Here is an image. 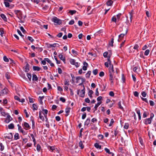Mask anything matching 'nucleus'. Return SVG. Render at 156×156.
I'll list each match as a JSON object with an SVG mask.
<instances>
[{
  "label": "nucleus",
  "mask_w": 156,
  "mask_h": 156,
  "mask_svg": "<svg viewBox=\"0 0 156 156\" xmlns=\"http://www.w3.org/2000/svg\"><path fill=\"white\" fill-rule=\"evenodd\" d=\"M14 12L19 19H20V17H22V13L20 10H15Z\"/></svg>",
  "instance_id": "5"
},
{
  "label": "nucleus",
  "mask_w": 156,
  "mask_h": 156,
  "mask_svg": "<svg viewBox=\"0 0 156 156\" xmlns=\"http://www.w3.org/2000/svg\"><path fill=\"white\" fill-rule=\"evenodd\" d=\"M8 90L7 89H4L0 92V96H3L6 94L7 93Z\"/></svg>",
  "instance_id": "11"
},
{
  "label": "nucleus",
  "mask_w": 156,
  "mask_h": 156,
  "mask_svg": "<svg viewBox=\"0 0 156 156\" xmlns=\"http://www.w3.org/2000/svg\"><path fill=\"white\" fill-rule=\"evenodd\" d=\"M52 21L54 22L56 24L55 25H60L62 23V21L61 20L59 19L56 17H53L52 19Z\"/></svg>",
  "instance_id": "3"
},
{
  "label": "nucleus",
  "mask_w": 156,
  "mask_h": 156,
  "mask_svg": "<svg viewBox=\"0 0 156 156\" xmlns=\"http://www.w3.org/2000/svg\"><path fill=\"white\" fill-rule=\"evenodd\" d=\"M41 149V147L40 144H37V150L38 151H39Z\"/></svg>",
  "instance_id": "50"
},
{
  "label": "nucleus",
  "mask_w": 156,
  "mask_h": 156,
  "mask_svg": "<svg viewBox=\"0 0 156 156\" xmlns=\"http://www.w3.org/2000/svg\"><path fill=\"white\" fill-rule=\"evenodd\" d=\"M91 72L90 71H88L87 73L86 74V76L87 78H89L90 77Z\"/></svg>",
  "instance_id": "35"
},
{
  "label": "nucleus",
  "mask_w": 156,
  "mask_h": 156,
  "mask_svg": "<svg viewBox=\"0 0 156 156\" xmlns=\"http://www.w3.org/2000/svg\"><path fill=\"white\" fill-rule=\"evenodd\" d=\"M1 17L5 21H7V18L3 14H2L0 15Z\"/></svg>",
  "instance_id": "31"
},
{
  "label": "nucleus",
  "mask_w": 156,
  "mask_h": 156,
  "mask_svg": "<svg viewBox=\"0 0 156 156\" xmlns=\"http://www.w3.org/2000/svg\"><path fill=\"white\" fill-rule=\"evenodd\" d=\"M83 142H84V141H82L80 140L79 143V146L81 149H83L84 147V145L83 144Z\"/></svg>",
  "instance_id": "21"
},
{
  "label": "nucleus",
  "mask_w": 156,
  "mask_h": 156,
  "mask_svg": "<svg viewBox=\"0 0 156 156\" xmlns=\"http://www.w3.org/2000/svg\"><path fill=\"white\" fill-rule=\"evenodd\" d=\"M0 150L1 151H2L4 149V147L2 143L0 142Z\"/></svg>",
  "instance_id": "49"
},
{
  "label": "nucleus",
  "mask_w": 156,
  "mask_h": 156,
  "mask_svg": "<svg viewBox=\"0 0 156 156\" xmlns=\"http://www.w3.org/2000/svg\"><path fill=\"white\" fill-rule=\"evenodd\" d=\"M129 126V124L128 123H126L125 124V125L124 126V129H127L128 128Z\"/></svg>",
  "instance_id": "54"
},
{
  "label": "nucleus",
  "mask_w": 156,
  "mask_h": 156,
  "mask_svg": "<svg viewBox=\"0 0 156 156\" xmlns=\"http://www.w3.org/2000/svg\"><path fill=\"white\" fill-rule=\"evenodd\" d=\"M135 111L138 115L139 120H140L141 119V116L140 110L136 108L135 109Z\"/></svg>",
  "instance_id": "9"
},
{
  "label": "nucleus",
  "mask_w": 156,
  "mask_h": 156,
  "mask_svg": "<svg viewBox=\"0 0 156 156\" xmlns=\"http://www.w3.org/2000/svg\"><path fill=\"white\" fill-rule=\"evenodd\" d=\"M25 71L26 72H28L30 68V65L28 63H27L26 66H25Z\"/></svg>",
  "instance_id": "18"
},
{
  "label": "nucleus",
  "mask_w": 156,
  "mask_h": 156,
  "mask_svg": "<svg viewBox=\"0 0 156 156\" xmlns=\"http://www.w3.org/2000/svg\"><path fill=\"white\" fill-rule=\"evenodd\" d=\"M110 65V67L109 68V72L110 73H114V70L113 69V65L111 64V65Z\"/></svg>",
  "instance_id": "16"
},
{
  "label": "nucleus",
  "mask_w": 156,
  "mask_h": 156,
  "mask_svg": "<svg viewBox=\"0 0 156 156\" xmlns=\"http://www.w3.org/2000/svg\"><path fill=\"white\" fill-rule=\"evenodd\" d=\"M98 73V69H94L93 71V73L95 75H96Z\"/></svg>",
  "instance_id": "53"
},
{
  "label": "nucleus",
  "mask_w": 156,
  "mask_h": 156,
  "mask_svg": "<svg viewBox=\"0 0 156 156\" xmlns=\"http://www.w3.org/2000/svg\"><path fill=\"white\" fill-rule=\"evenodd\" d=\"M154 116V114L153 113H151L150 114V117L149 118L144 119L143 120V123L146 125L151 124Z\"/></svg>",
  "instance_id": "1"
},
{
  "label": "nucleus",
  "mask_w": 156,
  "mask_h": 156,
  "mask_svg": "<svg viewBox=\"0 0 156 156\" xmlns=\"http://www.w3.org/2000/svg\"><path fill=\"white\" fill-rule=\"evenodd\" d=\"M72 52L73 54H74L75 55H78V52L77 51H75L74 49H73L72 50Z\"/></svg>",
  "instance_id": "55"
},
{
  "label": "nucleus",
  "mask_w": 156,
  "mask_h": 156,
  "mask_svg": "<svg viewBox=\"0 0 156 156\" xmlns=\"http://www.w3.org/2000/svg\"><path fill=\"white\" fill-rule=\"evenodd\" d=\"M7 117L6 118L5 122L6 123H9L10 121H11L12 118L11 117V116L9 115L8 113V115H7Z\"/></svg>",
  "instance_id": "6"
},
{
  "label": "nucleus",
  "mask_w": 156,
  "mask_h": 156,
  "mask_svg": "<svg viewBox=\"0 0 156 156\" xmlns=\"http://www.w3.org/2000/svg\"><path fill=\"white\" fill-rule=\"evenodd\" d=\"M101 103H102L101 101H100V102H98L97 103V104L95 105L94 108L95 109L94 112L95 111L97 110V108L99 106V105H100L101 104Z\"/></svg>",
  "instance_id": "22"
},
{
  "label": "nucleus",
  "mask_w": 156,
  "mask_h": 156,
  "mask_svg": "<svg viewBox=\"0 0 156 156\" xmlns=\"http://www.w3.org/2000/svg\"><path fill=\"white\" fill-rule=\"evenodd\" d=\"M27 39L31 42H33V41H34V40L33 39V38L31 37L30 36H28Z\"/></svg>",
  "instance_id": "59"
},
{
  "label": "nucleus",
  "mask_w": 156,
  "mask_h": 156,
  "mask_svg": "<svg viewBox=\"0 0 156 156\" xmlns=\"http://www.w3.org/2000/svg\"><path fill=\"white\" fill-rule=\"evenodd\" d=\"M49 9V6L48 5H45L42 8V9L45 10H46Z\"/></svg>",
  "instance_id": "48"
},
{
  "label": "nucleus",
  "mask_w": 156,
  "mask_h": 156,
  "mask_svg": "<svg viewBox=\"0 0 156 156\" xmlns=\"http://www.w3.org/2000/svg\"><path fill=\"white\" fill-rule=\"evenodd\" d=\"M90 118H87L84 123V125L88 126L90 122Z\"/></svg>",
  "instance_id": "23"
},
{
  "label": "nucleus",
  "mask_w": 156,
  "mask_h": 156,
  "mask_svg": "<svg viewBox=\"0 0 156 156\" xmlns=\"http://www.w3.org/2000/svg\"><path fill=\"white\" fill-rule=\"evenodd\" d=\"M38 80V79L37 76L35 74H33L32 76V80L33 81H37Z\"/></svg>",
  "instance_id": "27"
},
{
  "label": "nucleus",
  "mask_w": 156,
  "mask_h": 156,
  "mask_svg": "<svg viewBox=\"0 0 156 156\" xmlns=\"http://www.w3.org/2000/svg\"><path fill=\"white\" fill-rule=\"evenodd\" d=\"M57 45H58L59 46V44H58L54 43L53 44H50V47H55L57 46Z\"/></svg>",
  "instance_id": "44"
},
{
  "label": "nucleus",
  "mask_w": 156,
  "mask_h": 156,
  "mask_svg": "<svg viewBox=\"0 0 156 156\" xmlns=\"http://www.w3.org/2000/svg\"><path fill=\"white\" fill-rule=\"evenodd\" d=\"M70 108H66L65 109V112L66 113V114L65 116H68L69 115V113L70 112Z\"/></svg>",
  "instance_id": "24"
},
{
  "label": "nucleus",
  "mask_w": 156,
  "mask_h": 156,
  "mask_svg": "<svg viewBox=\"0 0 156 156\" xmlns=\"http://www.w3.org/2000/svg\"><path fill=\"white\" fill-rule=\"evenodd\" d=\"M150 53V50L149 49L146 50L144 53V54L145 55L147 56Z\"/></svg>",
  "instance_id": "42"
},
{
  "label": "nucleus",
  "mask_w": 156,
  "mask_h": 156,
  "mask_svg": "<svg viewBox=\"0 0 156 156\" xmlns=\"http://www.w3.org/2000/svg\"><path fill=\"white\" fill-rule=\"evenodd\" d=\"M14 140H17V139H19V134L18 133H16L14 135Z\"/></svg>",
  "instance_id": "34"
},
{
  "label": "nucleus",
  "mask_w": 156,
  "mask_h": 156,
  "mask_svg": "<svg viewBox=\"0 0 156 156\" xmlns=\"http://www.w3.org/2000/svg\"><path fill=\"white\" fill-rule=\"evenodd\" d=\"M118 105L119 106V108L120 109L122 110H123V108L121 105V101H119V102L118 103Z\"/></svg>",
  "instance_id": "39"
},
{
  "label": "nucleus",
  "mask_w": 156,
  "mask_h": 156,
  "mask_svg": "<svg viewBox=\"0 0 156 156\" xmlns=\"http://www.w3.org/2000/svg\"><path fill=\"white\" fill-rule=\"evenodd\" d=\"M36 48L40 52H41L43 50V49L42 48L36 47Z\"/></svg>",
  "instance_id": "63"
},
{
  "label": "nucleus",
  "mask_w": 156,
  "mask_h": 156,
  "mask_svg": "<svg viewBox=\"0 0 156 156\" xmlns=\"http://www.w3.org/2000/svg\"><path fill=\"white\" fill-rule=\"evenodd\" d=\"M94 92L93 90H89L88 92V96L90 97V98H92V94H93Z\"/></svg>",
  "instance_id": "29"
},
{
  "label": "nucleus",
  "mask_w": 156,
  "mask_h": 156,
  "mask_svg": "<svg viewBox=\"0 0 156 156\" xmlns=\"http://www.w3.org/2000/svg\"><path fill=\"white\" fill-rule=\"evenodd\" d=\"M23 125L25 127L24 128L26 130H27L30 128V127L29 124L26 122H24Z\"/></svg>",
  "instance_id": "7"
},
{
  "label": "nucleus",
  "mask_w": 156,
  "mask_h": 156,
  "mask_svg": "<svg viewBox=\"0 0 156 156\" xmlns=\"http://www.w3.org/2000/svg\"><path fill=\"white\" fill-rule=\"evenodd\" d=\"M141 94L144 97H146L147 94V93L144 91H142L141 92Z\"/></svg>",
  "instance_id": "56"
},
{
  "label": "nucleus",
  "mask_w": 156,
  "mask_h": 156,
  "mask_svg": "<svg viewBox=\"0 0 156 156\" xmlns=\"http://www.w3.org/2000/svg\"><path fill=\"white\" fill-rule=\"evenodd\" d=\"M122 80L123 83H125V77L123 74H122Z\"/></svg>",
  "instance_id": "58"
},
{
  "label": "nucleus",
  "mask_w": 156,
  "mask_h": 156,
  "mask_svg": "<svg viewBox=\"0 0 156 156\" xmlns=\"http://www.w3.org/2000/svg\"><path fill=\"white\" fill-rule=\"evenodd\" d=\"M94 146L97 149H101V146L99 145V144L98 143H95L94 144Z\"/></svg>",
  "instance_id": "30"
},
{
  "label": "nucleus",
  "mask_w": 156,
  "mask_h": 156,
  "mask_svg": "<svg viewBox=\"0 0 156 156\" xmlns=\"http://www.w3.org/2000/svg\"><path fill=\"white\" fill-rule=\"evenodd\" d=\"M113 3V1L112 0H108L106 2V4L108 6H111Z\"/></svg>",
  "instance_id": "32"
},
{
  "label": "nucleus",
  "mask_w": 156,
  "mask_h": 156,
  "mask_svg": "<svg viewBox=\"0 0 156 156\" xmlns=\"http://www.w3.org/2000/svg\"><path fill=\"white\" fill-rule=\"evenodd\" d=\"M33 107V110L34 111L35 110H37L38 109V106H37V104H34L32 105Z\"/></svg>",
  "instance_id": "25"
},
{
  "label": "nucleus",
  "mask_w": 156,
  "mask_h": 156,
  "mask_svg": "<svg viewBox=\"0 0 156 156\" xmlns=\"http://www.w3.org/2000/svg\"><path fill=\"white\" fill-rule=\"evenodd\" d=\"M108 54V52H107V51L105 52L104 53H103V56L105 58H107V57Z\"/></svg>",
  "instance_id": "61"
},
{
  "label": "nucleus",
  "mask_w": 156,
  "mask_h": 156,
  "mask_svg": "<svg viewBox=\"0 0 156 156\" xmlns=\"http://www.w3.org/2000/svg\"><path fill=\"white\" fill-rule=\"evenodd\" d=\"M114 120L113 119H112L111 120L110 123L109 125V126H111L114 123Z\"/></svg>",
  "instance_id": "62"
},
{
  "label": "nucleus",
  "mask_w": 156,
  "mask_h": 156,
  "mask_svg": "<svg viewBox=\"0 0 156 156\" xmlns=\"http://www.w3.org/2000/svg\"><path fill=\"white\" fill-rule=\"evenodd\" d=\"M111 20L112 21L116 23V22L117 19L116 17L114 16L112 17Z\"/></svg>",
  "instance_id": "46"
},
{
  "label": "nucleus",
  "mask_w": 156,
  "mask_h": 156,
  "mask_svg": "<svg viewBox=\"0 0 156 156\" xmlns=\"http://www.w3.org/2000/svg\"><path fill=\"white\" fill-rule=\"evenodd\" d=\"M114 38L113 37L111 39V41L109 42V44L110 46L113 47V43H114Z\"/></svg>",
  "instance_id": "38"
},
{
  "label": "nucleus",
  "mask_w": 156,
  "mask_h": 156,
  "mask_svg": "<svg viewBox=\"0 0 156 156\" xmlns=\"http://www.w3.org/2000/svg\"><path fill=\"white\" fill-rule=\"evenodd\" d=\"M42 110L44 112L43 113V114L44 115V117H45V116L46 115H47V114L48 112V110L43 108Z\"/></svg>",
  "instance_id": "36"
},
{
  "label": "nucleus",
  "mask_w": 156,
  "mask_h": 156,
  "mask_svg": "<svg viewBox=\"0 0 156 156\" xmlns=\"http://www.w3.org/2000/svg\"><path fill=\"white\" fill-rule=\"evenodd\" d=\"M70 62L71 64L74 65L75 62V59H72L70 60Z\"/></svg>",
  "instance_id": "60"
},
{
  "label": "nucleus",
  "mask_w": 156,
  "mask_h": 156,
  "mask_svg": "<svg viewBox=\"0 0 156 156\" xmlns=\"http://www.w3.org/2000/svg\"><path fill=\"white\" fill-rule=\"evenodd\" d=\"M33 69L34 71H39L41 68L38 66H33Z\"/></svg>",
  "instance_id": "20"
},
{
  "label": "nucleus",
  "mask_w": 156,
  "mask_h": 156,
  "mask_svg": "<svg viewBox=\"0 0 156 156\" xmlns=\"http://www.w3.org/2000/svg\"><path fill=\"white\" fill-rule=\"evenodd\" d=\"M129 17L130 19V21L131 23L132 21V18L133 16V15L134 14V11L133 10H132L131 12H129Z\"/></svg>",
  "instance_id": "12"
},
{
  "label": "nucleus",
  "mask_w": 156,
  "mask_h": 156,
  "mask_svg": "<svg viewBox=\"0 0 156 156\" xmlns=\"http://www.w3.org/2000/svg\"><path fill=\"white\" fill-rule=\"evenodd\" d=\"M76 11L75 10H69V13H70L72 15L75 14L76 12Z\"/></svg>",
  "instance_id": "41"
},
{
  "label": "nucleus",
  "mask_w": 156,
  "mask_h": 156,
  "mask_svg": "<svg viewBox=\"0 0 156 156\" xmlns=\"http://www.w3.org/2000/svg\"><path fill=\"white\" fill-rule=\"evenodd\" d=\"M133 94H134V96L135 97H138L139 94L138 92L136 91H134L133 92Z\"/></svg>",
  "instance_id": "52"
},
{
  "label": "nucleus",
  "mask_w": 156,
  "mask_h": 156,
  "mask_svg": "<svg viewBox=\"0 0 156 156\" xmlns=\"http://www.w3.org/2000/svg\"><path fill=\"white\" fill-rule=\"evenodd\" d=\"M83 89L81 90L80 93V90H78L77 91V94L78 95H79L80 97L81 98H83L85 96V90L84 86V85H83Z\"/></svg>",
  "instance_id": "2"
},
{
  "label": "nucleus",
  "mask_w": 156,
  "mask_h": 156,
  "mask_svg": "<svg viewBox=\"0 0 156 156\" xmlns=\"http://www.w3.org/2000/svg\"><path fill=\"white\" fill-rule=\"evenodd\" d=\"M27 76L29 79V81H31L32 77L31 74L30 73H27Z\"/></svg>",
  "instance_id": "40"
},
{
  "label": "nucleus",
  "mask_w": 156,
  "mask_h": 156,
  "mask_svg": "<svg viewBox=\"0 0 156 156\" xmlns=\"http://www.w3.org/2000/svg\"><path fill=\"white\" fill-rule=\"evenodd\" d=\"M8 128L9 129H13L14 128V124L12 123H10L8 126Z\"/></svg>",
  "instance_id": "28"
},
{
  "label": "nucleus",
  "mask_w": 156,
  "mask_h": 156,
  "mask_svg": "<svg viewBox=\"0 0 156 156\" xmlns=\"http://www.w3.org/2000/svg\"><path fill=\"white\" fill-rule=\"evenodd\" d=\"M139 46L138 44H136L134 46L133 48L134 49L136 50L137 51H139L138 48Z\"/></svg>",
  "instance_id": "45"
},
{
  "label": "nucleus",
  "mask_w": 156,
  "mask_h": 156,
  "mask_svg": "<svg viewBox=\"0 0 156 156\" xmlns=\"http://www.w3.org/2000/svg\"><path fill=\"white\" fill-rule=\"evenodd\" d=\"M125 31L124 32V33H122L121 34H120L119 36V39L118 40V41L119 42L122 39V38L124 37V36L126 35L128 31V29L127 28H125Z\"/></svg>",
  "instance_id": "4"
},
{
  "label": "nucleus",
  "mask_w": 156,
  "mask_h": 156,
  "mask_svg": "<svg viewBox=\"0 0 156 156\" xmlns=\"http://www.w3.org/2000/svg\"><path fill=\"white\" fill-rule=\"evenodd\" d=\"M45 118V121L46 122V123L45 124V126L46 127H47L48 128H49L50 127V125L49 124V122L48 121V118L47 117V116L46 115L44 117Z\"/></svg>",
  "instance_id": "13"
},
{
  "label": "nucleus",
  "mask_w": 156,
  "mask_h": 156,
  "mask_svg": "<svg viewBox=\"0 0 156 156\" xmlns=\"http://www.w3.org/2000/svg\"><path fill=\"white\" fill-rule=\"evenodd\" d=\"M17 126L18 127V130L19 132H20L23 129L21 126L19 124H18Z\"/></svg>",
  "instance_id": "47"
},
{
  "label": "nucleus",
  "mask_w": 156,
  "mask_h": 156,
  "mask_svg": "<svg viewBox=\"0 0 156 156\" xmlns=\"http://www.w3.org/2000/svg\"><path fill=\"white\" fill-rule=\"evenodd\" d=\"M57 89L58 91L60 92L62 91H63L62 88L60 86H58L57 87Z\"/></svg>",
  "instance_id": "64"
},
{
  "label": "nucleus",
  "mask_w": 156,
  "mask_h": 156,
  "mask_svg": "<svg viewBox=\"0 0 156 156\" xmlns=\"http://www.w3.org/2000/svg\"><path fill=\"white\" fill-rule=\"evenodd\" d=\"M0 112L2 115L4 116H5L8 115V113L5 112V110L2 107H0Z\"/></svg>",
  "instance_id": "10"
},
{
  "label": "nucleus",
  "mask_w": 156,
  "mask_h": 156,
  "mask_svg": "<svg viewBox=\"0 0 156 156\" xmlns=\"http://www.w3.org/2000/svg\"><path fill=\"white\" fill-rule=\"evenodd\" d=\"M113 80V74L112 73H111L109 74V80L111 81V84H112V85H113L114 84Z\"/></svg>",
  "instance_id": "8"
},
{
  "label": "nucleus",
  "mask_w": 156,
  "mask_h": 156,
  "mask_svg": "<svg viewBox=\"0 0 156 156\" xmlns=\"http://www.w3.org/2000/svg\"><path fill=\"white\" fill-rule=\"evenodd\" d=\"M8 135H6L4 136L5 138H7L9 139H11L13 137V136L12 133H10L8 134Z\"/></svg>",
  "instance_id": "14"
},
{
  "label": "nucleus",
  "mask_w": 156,
  "mask_h": 156,
  "mask_svg": "<svg viewBox=\"0 0 156 156\" xmlns=\"http://www.w3.org/2000/svg\"><path fill=\"white\" fill-rule=\"evenodd\" d=\"M83 66L82 67V69L83 70L85 71L87 70V67L88 65L87 63L85 62L83 63Z\"/></svg>",
  "instance_id": "17"
},
{
  "label": "nucleus",
  "mask_w": 156,
  "mask_h": 156,
  "mask_svg": "<svg viewBox=\"0 0 156 156\" xmlns=\"http://www.w3.org/2000/svg\"><path fill=\"white\" fill-rule=\"evenodd\" d=\"M105 150L106 152V153L109 154H112V152H110L109 150L107 148H105Z\"/></svg>",
  "instance_id": "43"
},
{
  "label": "nucleus",
  "mask_w": 156,
  "mask_h": 156,
  "mask_svg": "<svg viewBox=\"0 0 156 156\" xmlns=\"http://www.w3.org/2000/svg\"><path fill=\"white\" fill-rule=\"evenodd\" d=\"M3 59L4 61L5 62H9V59L6 56H4Z\"/></svg>",
  "instance_id": "51"
},
{
  "label": "nucleus",
  "mask_w": 156,
  "mask_h": 156,
  "mask_svg": "<svg viewBox=\"0 0 156 156\" xmlns=\"http://www.w3.org/2000/svg\"><path fill=\"white\" fill-rule=\"evenodd\" d=\"M59 100L60 101H62V102L64 103L66 101L65 99L63 97H60L59 98Z\"/></svg>",
  "instance_id": "57"
},
{
  "label": "nucleus",
  "mask_w": 156,
  "mask_h": 156,
  "mask_svg": "<svg viewBox=\"0 0 156 156\" xmlns=\"http://www.w3.org/2000/svg\"><path fill=\"white\" fill-rule=\"evenodd\" d=\"M5 77H6V78L8 80V79H10V73L9 72H7L5 73Z\"/></svg>",
  "instance_id": "33"
},
{
  "label": "nucleus",
  "mask_w": 156,
  "mask_h": 156,
  "mask_svg": "<svg viewBox=\"0 0 156 156\" xmlns=\"http://www.w3.org/2000/svg\"><path fill=\"white\" fill-rule=\"evenodd\" d=\"M149 115V113L148 111H144L143 115V118H146L148 115Z\"/></svg>",
  "instance_id": "19"
},
{
  "label": "nucleus",
  "mask_w": 156,
  "mask_h": 156,
  "mask_svg": "<svg viewBox=\"0 0 156 156\" xmlns=\"http://www.w3.org/2000/svg\"><path fill=\"white\" fill-rule=\"evenodd\" d=\"M58 57L60 58V59L62 60L64 63H66V58L65 57H63V55L62 54H60L59 55H58Z\"/></svg>",
  "instance_id": "15"
},
{
  "label": "nucleus",
  "mask_w": 156,
  "mask_h": 156,
  "mask_svg": "<svg viewBox=\"0 0 156 156\" xmlns=\"http://www.w3.org/2000/svg\"><path fill=\"white\" fill-rule=\"evenodd\" d=\"M4 3L5 5V6L6 7H9L10 6V4L9 3V2H7L6 1H4Z\"/></svg>",
  "instance_id": "37"
},
{
  "label": "nucleus",
  "mask_w": 156,
  "mask_h": 156,
  "mask_svg": "<svg viewBox=\"0 0 156 156\" xmlns=\"http://www.w3.org/2000/svg\"><path fill=\"white\" fill-rule=\"evenodd\" d=\"M30 120L31 121L32 123V127L34 128L35 126H34V117L33 116H31L30 117Z\"/></svg>",
  "instance_id": "26"
}]
</instances>
